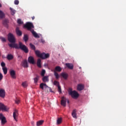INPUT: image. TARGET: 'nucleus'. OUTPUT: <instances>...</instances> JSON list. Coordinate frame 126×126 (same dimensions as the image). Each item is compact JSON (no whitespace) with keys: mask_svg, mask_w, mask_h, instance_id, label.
I'll use <instances>...</instances> for the list:
<instances>
[{"mask_svg":"<svg viewBox=\"0 0 126 126\" xmlns=\"http://www.w3.org/2000/svg\"><path fill=\"white\" fill-rule=\"evenodd\" d=\"M7 39L8 41L10 42V44H8V46L10 48H15V49H20L22 51H23L26 53H28L29 52V50L26 46L23 44L22 42H19L18 44H16V39L15 36L13 35L12 33H9L7 34Z\"/></svg>","mask_w":126,"mask_h":126,"instance_id":"f257e3e1","label":"nucleus"},{"mask_svg":"<svg viewBox=\"0 0 126 126\" xmlns=\"http://www.w3.org/2000/svg\"><path fill=\"white\" fill-rule=\"evenodd\" d=\"M30 46L31 47V48L32 49V50H34L35 51V54L37 57H39V58H40L42 60H45L46 59H48L50 57V54L47 53L46 54L45 53H40V51L38 50H36V47L32 44V43H30Z\"/></svg>","mask_w":126,"mask_h":126,"instance_id":"f03ea898","label":"nucleus"},{"mask_svg":"<svg viewBox=\"0 0 126 126\" xmlns=\"http://www.w3.org/2000/svg\"><path fill=\"white\" fill-rule=\"evenodd\" d=\"M24 27L32 33V28H34V26L32 22H27V23L24 25Z\"/></svg>","mask_w":126,"mask_h":126,"instance_id":"7ed1b4c3","label":"nucleus"},{"mask_svg":"<svg viewBox=\"0 0 126 126\" xmlns=\"http://www.w3.org/2000/svg\"><path fill=\"white\" fill-rule=\"evenodd\" d=\"M69 94L71 95L72 98H78V97H79V93H78V92L76 91V90H73L72 91V90L71 89L69 90Z\"/></svg>","mask_w":126,"mask_h":126,"instance_id":"20e7f679","label":"nucleus"},{"mask_svg":"<svg viewBox=\"0 0 126 126\" xmlns=\"http://www.w3.org/2000/svg\"><path fill=\"white\" fill-rule=\"evenodd\" d=\"M0 120H1V125H4L7 122L5 117L3 116L2 113L0 114Z\"/></svg>","mask_w":126,"mask_h":126,"instance_id":"39448f33","label":"nucleus"},{"mask_svg":"<svg viewBox=\"0 0 126 126\" xmlns=\"http://www.w3.org/2000/svg\"><path fill=\"white\" fill-rule=\"evenodd\" d=\"M9 108L7 106H5L2 103H0V110H4V111H8Z\"/></svg>","mask_w":126,"mask_h":126,"instance_id":"423d86ee","label":"nucleus"},{"mask_svg":"<svg viewBox=\"0 0 126 126\" xmlns=\"http://www.w3.org/2000/svg\"><path fill=\"white\" fill-rule=\"evenodd\" d=\"M66 101H67L66 98H65V97L63 96L62 97V100H61V105H62L63 106H64V107H65Z\"/></svg>","mask_w":126,"mask_h":126,"instance_id":"0eeeda50","label":"nucleus"},{"mask_svg":"<svg viewBox=\"0 0 126 126\" xmlns=\"http://www.w3.org/2000/svg\"><path fill=\"white\" fill-rule=\"evenodd\" d=\"M0 97H2V98L5 97V90L4 89L1 88L0 89Z\"/></svg>","mask_w":126,"mask_h":126,"instance_id":"6e6552de","label":"nucleus"},{"mask_svg":"<svg viewBox=\"0 0 126 126\" xmlns=\"http://www.w3.org/2000/svg\"><path fill=\"white\" fill-rule=\"evenodd\" d=\"M85 88V85H84V84H78L77 85V90L79 91H81L82 90H83V89H84Z\"/></svg>","mask_w":126,"mask_h":126,"instance_id":"1a4fd4ad","label":"nucleus"},{"mask_svg":"<svg viewBox=\"0 0 126 126\" xmlns=\"http://www.w3.org/2000/svg\"><path fill=\"white\" fill-rule=\"evenodd\" d=\"M21 65L24 67H28L29 65L27 60H24V61H23Z\"/></svg>","mask_w":126,"mask_h":126,"instance_id":"9d476101","label":"nucleus"},{"mask_svg":"<svg viewBox=\"0 0 126 126\" xmlns=\"http://www.w3.org/2000/svg\"><path fill=\"white\" fill-rule=\"evenodd\" d=\"M10 74L11 77H12V78H16V72H15V70H10Z\"/></svg>","mask_w":126,"mask_h":126,"instance_id":"9b49d317","label":"nucleus"},{"mask_svg":"<svg viewBox=\"0 0 126 126\" xmlns=\"http://www.w3.org/2000/svg\"><path fill=\"white\" fill-rule=\"evenodd\" d=\"M16 34H17V35H18V36H22V31H21V30H20L19 27L16 28Z\"/></svg>","mask_w":126,"mask_h":126,"instance_id":"f8f14e48","label":"nucleus"},{"mask_svg":"<svg viewBox=\"0 0 126 126\" xmlns=\"http://www.w3.org/2000/svg\"><path fill=\"white\" fill-rule=\"evenodd\" d=\"M61 75L64 79H67L68 77V73H66V72H62Z\"/></svg>","mask_w":126,"mask_h":126,"instance_id":"ddd939ff","label":"nucleus"},{"mask_svg":"<svg viewBox=\"0 0 126 126\" xmlns=\"http://www.w3.org/2000/svg\"><path fill=\"white\" fill-rule=\"evenodd\" d=\"M32 34L33 35V36H34V37H35V38H39L40 36L38 35V34H37V33H36V32H35V31H34V30L33 29V28L32 29Z\"/></svg>","mask_w":126,"mask_h":126,"instance_id":"4468645a","label":"nucleus"},{"mask_svg":"<svg viewBox=\"0 0 126 126\" xmlns=\"http://www.w3.org/2000/svg\"><path fill=\"white\" fill-rule=\"evenodd\" d=\"M28 61L29 62V63H34V58L32 56L29 57L28 59Z\"/></svg>","mask_w":126,"mask_h":126,"instance_id":"2eb2a0df","label":"nucleus"},{"mask_svg":"<svg viewBox=\"0 0 126 126\" xmlns=\"http://www.w3.org/2000/svg\"><path fill=\"white\" fill-rule=\"evenodd\" d=\"M65 64L67 67H68V68H70V69H73L74 66L72 63H65Z\"/></svg>","mask_w":126,"mask_h":126,"instance_id":"dca6fc26","label":"nucleus"},{"mask_svg":"<svg viewBox=\"0 0 126 126\" xmlns=\"http://www.w3.org/2000/svg\"><path fill=\"white\" fill-rule=\"evenodd\" d=\"M8 23H9V20L8 19H4L3 21V24L5 25L6 27H8Z\"/></svg>","mask_w":126,"mask_h":126,"instance_id":"f3484780","label":"nucleus"},{"mask_svg":"<svg viewBox=\"0 0 126 126\" xmlns=\"http://www.w3.org/2000/svg\"><path fill=\"white\" fill-rule=\"evenodd\" d=\"M72 116L73 118H75V119H77V114H76V109H74L73 110L72 112Z\"/></svg>","mask_w":126,"mask_h":126,"instance_id":"a211bd4d","label":"nucleus"},{"mask_svg":"<svg viewBox=\"0 0 126 126\" xmlns=\"http://www.w3.org/2000/svg\"><path fill=\"white\" fill-rule=\"evenodd\" d=\"M44 86L45 88H47L48 87H49L48 86V85H47V84H46V83H40V88H41V89L44 90Z\"/></svg>","mask_w":126,"mask_h":126,"instance_id":"6ab92c4d","label":"nucleus"},{"mask_svg":"<svg viewBox=\"0 0 126 126\" xmlns=\"http://www.w3.org/2000/svg\"><path fill=\"white\" fill-rule=\"evenodd\" d=\"M17 116H18V112L17 110H15V111L13 113V118H14V119H15V120H16V121H17L16 117Z\"/></svg>","mask_w":126,"mask_h":126,"instance_id":"aec40b11","label":"nucleus"},{"mask_svg":"<svg viewBox=\"0 0 126 126\" xmlns=\"http://www.w3.org/2000/svg\"><path fill=\"white\" fill-rule=\"evenodd\" d=\"M14 57L11 54H8L7 56V59L8 60H13Z\"/></svg>","mask_w":126,"mask_h":126,"instance_id":"412c9836","label":"nucleus"},{"mask_svg":"<svg viewBox=\"0 0 126 126\" xmlns=\"http://www.w3.org/2000/svg\"><path fill=\"white\" fill-rule=\"evenodd\" d=\"M44 121L43 120H40V121H38L36 123L37 126H41V125H43Z\"/></svg>","mask_w":126,"mask_h":126,"instance_id":"4be33fe9","label":"nucleus"},{"mask_svg":"<svg viewBox=\"0 0 126 126\" xmlns=\"http://www.w3.org/2000/svg\"><path fill=\"white\" fill-rule=\"evenodd\" d=\"M41 60L40 59H38L37 62V65L38 67H42V65L41 64Z\"/></svg>","mask_w":126,"mask_h":126,"instance_id":"5701e85b","label":"nucleus"},{"mask_svg":"<svg viewBox=\"0 0 126 126\" xmlns=\"http://www.w3.org/2000/svg\"><path fill=\"white\" fill-rule=\"evenodd\" d=\"M54 75L55 76V77L57 79H58L60 77V75L58 72H57V70H56V68L54 70Z\"/></svg>","mask_w":126,"mask_h":126,"instance_id":"b1692460","label":"nucleus"},{"mask_svg":"<svg viewBox=\"0 0 126 126\" xmlns=\"http://www.w3.org/2000/svg\"><path fill=\"white\" fill-rule=\"evenodd\" d=\"M63 119L62 118H58L57 119V125H60L62 123Z\"/></svg>","mask_w":126,"mask_h":126,"instance_id":"393cba45","label":"nucleus"},{"mask_svg":"<svg viewBox=\"0 0 126 126\" xmlns=\"http://www.w3.org/2000/svg\"><path fill=\"white\" fill-rule=\"evenodd\" d=\"M23 39L25 42H27V41H28V40H29L28 35H27V34H25L24 36Z\"/></svg>","mask_w":126,"mask_h":126,"instance_id":"a878e982","label":"nucleus"},{"mask_svg":"<svg viewBox=\"0 0 126 126\" xmlns=\"http://www.w3.org/2000/svg\"><path fill=\"white\" fill-rule=\"evenodd\" d=\"M55 70H56V71H62V67H61V66H60L59 65L57 66H56Z\"/></svg>","mask_w":126,"mask_h":126,"instance_id":"bb28decb","label":"nucleus"},{"mask_svg":"<svg viewBox=\"0 0 126 126\" xmlns=\"http://www.w3.org/2000/svg\"><path fill=\"white\" fill-rule=\"evenodd\" d=\"M10 10L11 11L12 15H14L16 12V10H15V9H13V8H12V7H10Z\"/></svg>","mask_w":126,"mask_h":126,"instance_id":"cd10ccee","label":"nucleus"},{"mask_svg":"<svg viewBox=\"0 0 126 126\" xmlns=\"http://www.w3.org/2000/svg\"><path fill=\"white\" fill-rule=\"evenodd\" d=\"M38 79H39L38 75H37L36 77H34V81L35 84H37Z\"/></svg>","mask_w":126,"mask_h":126,"instance_id":"c85d7f7f","label":"nucleus"},{"mask_svg":"<svg viewBox=\"0 0 126 126\" xmlns=\"http://www.w3.org/2000/svg\"><path fill=\"white\" fill-rule=\"evenodd\" d=\"M4 16H5L4 13H3V12L2 11H1V10H0V18H3V17H4Z\"/></svg>","mask_w":126,"mask_h":126,"instance_id":"c756f323","label":"nucleus"},{"mask_svg":"<svg viewBox=\"0 0 126 126\" xmlns=\"http://www.w3.org/2000/svg\"><path fill=\"white\" fill-rule=\"evenodd\" d=\"M43 81L46 82V81H48V76H44L42 78Z\"/></svg>","mask_w":126,"mask_h":126,"instance_id":"7c9ffc66","label":"nucleus"},{"mask_svg":"<svg viewBox=\"0 0 126 126\" xmlns=\"http://www.w3.org/2000/svg\"><path fill=\"white\" fill-rule=\"evenodd\" d=\"M0 39L2 42H6V38H4V37H2V36H0Z\"/></svg>","mask_w":126,"mask_h":126,"instance_id":"2f4dec72","label":"nucleus"},{"mask_svg":"<svg viewBox=\"0 0 126 126\" xmlns=\"http://www.w3.org/2000/svg\"><path fill=\"white\" fill-rule=\"evenodd\" d=\"M58 91L60 93H62V88L60 85V82H58Z\"/></svg>","mask_w":126,"mask_h":126,"instance_id":"473e14b6","label":"nucleus"},{"mask_svg":"<svg viewBox=\"0 0 126 126\" xmlns=\"http://www.w3.org/2000/svg\"><path fill=\"white\" fill-rule=\"evenodd\" d=\"M3 72L4 74H6L7 73V67H5V66L2 68Z\"/></svg>","mask_w":126,"mask_h":126,"instance_id":"72a5a7b5","label":"nucleus"},{"mask_svg":"<svg viewBox=\"0 0 126 126\" xmlns=\"http://www.w3.org/2000/svg\"><path fill=\"white\" fill-rule=\"evenodd\" d=\"M45 72H46V70L45 69H42V70L41 71V76L44 77Z\"/></svg>","mask_w":126,"mask_h":126,"instance_id":"f704fd0d","label":"nucleus"},{"mask_svg":"<svg viewBox=\"0 0 126 126\" xmlns=\"http://www.w3.org/2000/svg\"><path fill=\"white\" fill-rule=\"evenodd\" d=\"M53 84L54 85H56V86H59V81H57V80H55L54 82H53Z\"/></svg>","mask_w":126,"mask_h":126,"instance_id":"c9c22d12","label":"nucleus"},{"mask_svg":"<svg viewBox=\"0 0 126 126\" xmlns=\"http://www.w3.org/2000/svg\"><path fill=\"white\" fill-rule=\"evenodd\" d=\"M22 85L24 87H27V83L26 81H25L24 82H23L22 84Z\"/></svg>","mask_w":126,"mask_h":126,"instance_id":"e433bc0d","label":"nucleus"},{"mask_svg":"<svg viewBox=\"0 0 126 126\" xmlns=\"http://www.w3.org/2000/svg\"><path fill=\"white\" fill-rule=\"evenodd\" d=\"M17 22L19 24H23V22L22 21L21 19H18Z\"/></svg>","mask_w":126,"mask_h":126,"instance_id":"4c0bfd02","label":"nucleus"},{"mask_svg":"<svg viewBox=\"0 0 126 126\" xmlns=\"http://www.w3.org/2000/svg\"><path fill=\"white\" fill-rule=\"evenodd\" d=\"M1 66H2V68H3L4 67V66H5V63L4 62H2L1 63Z\"/></svg>","mask_w":126,"mask_h":126,"instance_id":"58836bf2","label":"nucleus"},{"mask_svg":"<svg viewBox=\"0 0 126 126\" xmlns=\"http://www.w3.org/2000/svg\"><path fill=\"white\" fill-rule=\"evenodd\" d=\"M14 3L15 4L18 5L19 3V0H14Z\"/></svg>","mask_w":126,"mask_h":126,"instance_id":"ea45409f","label":"nucleus"},{"mask_svg":"<svg viewBox=\"0 0 126 126\" xmlns=\"http://www.w3.org/2000/svg\"><path fill=\"white\" fill-rule=\"evenodd\" d=\"M3 77V75H2V74L0 72V80H1Z\"/></svg>","mask_w":126,"mask_h":126,"instance_id":"a19ab883","label":"nucleus"},{"mask_svg":"<svg viewBox=\"0 0 126 126\" xmlns=\"http://www.w3.org/2000/svg\"><path fill=\"white\" fill-rule=\"evenodd\" d=\"M20 100L19 99H16V100H15V102L16 103H17V104H19V103H20Z\"/></svg>","mask_w":126,"mask_h":126,"instance_id":"79ce46f5","label":"nucleus"},{"mask_svg":"<svg viewBox=\"0 0 126 126\" xmlns=\"http://www.w3.org/2000/svg\"><path fill=\"white\" fill-rule=\"evenodd\" d=\"M41 42H42L43 43H45V41L44 40V39H41Z\"/></svg>","mask_w":126,"mask_h":126,"instance_id":"37998d69","label":"nucleus"},{"mask_svg":"<svg viewBox=\"0 0 126 126\" xmlns=\"http://www.w3.org/2000/svg\"><path fill=\"white\" fill-rule=\"evenodd\" d=\"M34 18H35V17H34V16H32V20H34Z\"/></svg>","mask_w":126,"mask_h":126,"instance_id":"c03bdc74","label":"nucleus"},{"mask_svg":"<svg viewBox=\"0 0 126 126\" xmlns=\"http://www.w3.org/2000/svg\"><path fill=\"white\" fill-rule=\"evenodd\" d=\"M66 101H67L68 104H69V100L68 99H67Z\"/></svg>","mask_w":126,"mask_h":126,"instance_id":"a18cd8bd","label":"nucleus"},{"mask_svg":"<svg viewBox=\"0 0 126 126\" xmlns=\"http://www.w3.org/2000/svg\"><path fill=\"white\" fill-rule=\"evenodd\" d=\"M49 90L50 91H51V90H52V89H51V88H50V87H49Z\"/></svg>","mask_w":126,"mask_h":126,"instance_id":"49530a36","label":"nucleus"},{"mask_svg":"<svg viewBox=\"0 0 126 126\" xmlns=\"http://www.w3.org/2000/svg\"><path fill=\"white\" fill-rule=\"evenodd\" d=\"M0 7H1V4L0 3Z\"/></svg>","mask_w":126,"mask_h":126,"instance_id":"de8ad7c7","label":"nucleus"}]
</instances>
